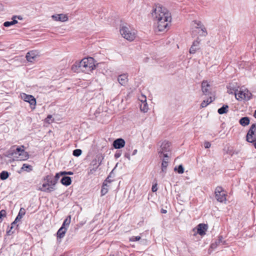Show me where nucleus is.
<instances>
[{
	"label": "nucleus",
	"mask_w": 256,
	"mask_h": 256,
	"mask_svg": "<svg viewBox=\"0 0 256 256\" xmlns=\"http://www.w3.org/2000/svg\"><path fill=\"white\" fill-rule=\"evenodd\" d=\"M198 49V48L194 47L193 46H192L190 49V54H194L196 51V50Z\"/></svg>",
	"instance_id": "4c0bfd02"
},
{
	"label": "nucleus",
	"mask_w": 256,
	"mask_h": 256,
	"mask_svg": "<svg viewBox=\"0 0 256 256\" xmlns=\"http://www.w3.org/2000/svg\"><path fill=\"white\" fill-rule=\"evenodd\" d=\"M228 92L230 94H233V92H232V89L230 88H228Z\"/></svg>",
	"instance_id": "09e8293b"
},
{
	"label": "nucleus",
	"mask_w": 256,
	"mask_h": 256,
	"mask_svg": "<svg viewBox=\"0 0 256 256\" xmlns=\"http://www.w3.org/2000/svg\"><path fill=\"white\" fill-rule=\"evenodd\" d=\"M174 171H177L178 174H182L184 172V168L183 166L180 164L178 166V168L175 167L174 168Z\"/></svg>",
	"instance_id": "c756f323"
},
{
	"label": "nucleus",
	"mask_w": 256,
	"mask_h": 256,
	"mask_svg": "<svg viewBox=\"0 0 256 256\" xmlns=\"http://www.w3.org/2000/svg\"><path fill=\"white\" fill-rule=\"evenodd\" d=\"M57 16H66V14H58L57 15Z\"/></svg>",
	"instance_id": "5fc2aeb1"
},
{
	"label": "nucleus",
	"mask_w": 256,
	"mask_h": 256,
	"mask_svg": "<svg viewBox=\"0 0 256 256\" xmlns=\"http://www.w3.org/2000/svg\"><path fill=\"white\" fill-rule=\"evenodd\" d=\"M142 99L140 100L142 103L143 104V106L142 105L140 106V110L142 111L146 112L148 110V106L147 104L146 103V97L145 96H142Z\"/></svg>",
	"instance_id": "412c9836"
},
{
	"label": "nucleus",
	"mask_w": 256,
	"mask_h": 256,
	"mask_svg": "<svg viewBox=\"0 0 256 256\" xmlns=\"http://www.w3.org/2000/svg\"><path fill=\"white\" fill-rule=\"evenodd\" d=\"M95 68L94 64V59L90 57L83 58L80 62H76L72 66V70L74 72H82L86 73H88L92 72Z\"/></svg>",
	"instance_id": "f257e3e1"
},
{
	"label": "nucleus",
	"mask_w": 256,
	"mask_h": 256,
	"mask_svg": "<svg viewBox=\"0 0 256 256\" xmlns=\"http://www.w3.org/2000/svg\"><path fill=\"white\" fill-rule=\"evenodd\" d=\"M233 90L234 91L236 98L239 101L242 100H248L252 96V93L246 88H240V90L236 89Z\"/></svg>",
	"instance_id": "423d86ee"
},
{
	"label": "nucleus",
	"mask_w": 256,
	"mask_h": 256,
	"mask_svg": "<svg viewBox=\"0 0 256 256\" xmlns=\"http://www.w3.org/2000/svg\"><path fill=\"white\" fill-rule=\"evenodd\" d=\"M208 225L204 224H200L198 225L197 227L194 228L193 230L196 234H198L200 236H203L206 234V231L208 229Z\"/></svg>",
	"instance_id": "9b49d317"
},
{
	"label": "nucleus",
	"mask_w": 256,
	"mask_h": 256,
	"mask_svg": "<svg viewBox=\"0 0 256 256\" xmlns=\"http://www.w3.org/2000/svg\"><path fill=\"white\" fill-rule=\"evenodd\" d=\"M70 220L71 216H69L64 220L62 226L68 228L70 223Z\"/></svg>",
	"instance_id": "b1692460"
},
{
	"label": "nucleus",
	"mask_w": 256,
	"mask_h": 256,
	"mask_svg": "<svg viewBox=\"0 0 256 256\" xmlns=\"http://www.w3.org/2000/svg\"><path fill=\"white\" fill-rule=\"evenodd\" d=\"M52 18L54 21H60L62 22H64L68 20V17H52Z\"/></svg>",
	"instance_id": "cd10ccee"
},
{
	"label": "nucleus",
	"mask_w": 256,
	"mask_h": 256,
	"mask_svg": "<svg viewBox=\"0 0 256 256\" xmlns=\"http://www.w3.org/2000/svg\"><path fill=\"white\" fill-rule=\"evenodd\" d=\"M254 116L255 118H256V110L254 111Z\"/></svg>",
	"instance_id": "bf43d9fd"
},
{
	"label": "nucleus",
	"mask_w": 256,
	"mask_h": 256,
	"mask_svg": "<svg viewBox=\"0 0 256 256\" xmlns=\"http://www.w3.org/2000/svg\"><path fill=\"white\" fill-rule=\"evenodd\" d=\"M113 146L116 149H120L124 147L125 141L122 138H117L113 142Z\"/></svg>",
	"instance_id": "ddd939ff"
},
{
	"label": "nucleus",
	"mask_w": 256,
	"mask_h": 256,
	"mask_svg": "<svg viewBox=\"0 0 256 256\" xmlns=\"http://www.w3.org/2000/svg\"><path fill=\"white\" fill-rule=\"evenodd\" d=\"M9 174L6 171H2L0 174V178L2 180H5L8 178Z\"/></svg>",
	"instance_id": "bb28decb"
},
{
	"label": "nucleus",
	"mask_w": 256,
	"mask_h": 256,
	"mask_svg": "<svg viewBox=\"0 0 256 256\" xmlns=\"http://www.w3.org/2000/svg\"><path fill=\"white\" fill-rule=\"evenodd\" d=\"M246 141L254 142L256 141V123L252 124L246 134Z\"/></svg>",
	"instance_id": "6e6552de"
},
{
	"label": "nucleus",
	"mask_w": 256,
	"mask_h": 256,
	"mask_svg": "<svg viewBox=\"0 0 256 256\" xmlns=\"http://www.w3.org/2000/svg\"><path fill=\"white\" fill-rule=\"evenodd\" d=\"M103 157L102 156H98V161H100V162L99 164L96 166V168L100 164L101 162H102V160L103 159Z\"/></svg>",
	"instance_id": "c03bdc74"
},
{
	"label": "nucleus",
	"mask_w": 256,
	"mask_h": 256,
	"mask_svg": "<svg viewBox=\"0 0 256 256\" xmlns=\"http://www.w3.org/2000/svg\"><path fill=\"white\" fill-rule=\"evenodd\" d=\"M82 151L80 149H76L73 151V155L76 156H78L82 154Z\"/></svg>",
	"instance_id": "2f4dec72"
},
{
	"label": "nucleus",
	"mask_w": 256,
	"mask_h": 256,
	"mask_svg": "<svg viewBox=\"0 0 256 256\" xmlns=\"http://www.w3.org/2000/svg\"><path fill=\"white\" fill-rule=\"evenodd\" d=\"M172 17H158L157 20V28L159 32H163L170 22Z\"/></svg>",
	"instance_id": "0eeeda50"
},
{
	"label": "nucleus",
	"mask_w": 256,
	"mask_h": 256,
	"mask_svg": "<svg viewBox=\"0 0 256 256\" xmlns=\"http://www.w3.org/2000/svg\"><path fill=\"white\" fill-rule=\"evenodd\" d=\"M120 156V153H116L114 155V156L116 158H119Z\"/></svg>",
	"instance_id": "de8ad7c7"
},
{
	"label": "nucleus",
	"mask_w": 256,
	"mask_h": 256,
	"mask_svg": "<svg viewBox=\"0 0 256 256\" xmlns=\"http://www.w3.org/2000/svg\"><path fill=\"white\" fill-rule=\"evenodd\" d=\"M36 98L33 96V104L35 105L36 104Z\"/></svg>",
	"instance_id": "3c124183"
},
{
	"label": "nucleus",
	"mask_w": 256,
	"mask_h": 256,
	"mask_svg": "<svg viewBox=\"0 0 256 256\" xmlns=\"http://www.w3.org/2000/svg\"><path fill=\"white\" fill-rule=\"evenodd\" d=\"M32 166L30 164H24L22 167V170L24 171H26L28 172H30L32 170Z\"/></svg>",
	"instance_id": "393cba45"
},
{
	"label": "nucleus",
	"mask_w": 256,
	"mask_h": 256,
	"mask_svg": "<svg viewBox=\"0 0 256 256\" xmlns=\"http://www.w3.org/2000/svg\"><path fill=\"white\" fill-rule=\"evenodd\" d=\"M130 26L126 22L120 21V32L122 36L129 41H132L136 36L134 30H130Z\"/></svg>",
	"instance_id": "20e7f679"
},
{
	"label": "nucleus",
	"mask_w": 256,
	"mask_h": 256,
	"mask_svg": "<svg viewBox=\"0 0 256 256\" xmlns=\"http://www.w3.org/2000/svg\"><path fill=\"white\" fill-rule=\"evenodd\" d=\"M152 14V15L155 14L158 16H165L166 15L169 14V12L166 8L158 4L156 6Z\"/></svg>",
	"instance_id": "1a4fd4ad"
},
{
	"label": "nucleus",
	"mask_w": 256,
	"mask_h": 256,
	"mask_svg": "<svg viewBox=\"0 0 256 256\" xmlns=\"http://www.w3.org/2000/svg\"><path fill=\"white\" fill-rule=\"evenodd\" d=\"M253 143H254V147L256 149V141L255 142H253Z\"/></svg>",
	"instance_id": "13d9d810"
},
{
	"label": "nucleus",
	"mask_w": 256,
	"mask_h": 256,
	"mask_svg": "<svg viewBox=\"0 0 256 256\" xmlns=\"http://www.w3.org/2000/svg\"><path fill=\"white\" fill-rule=\"evenodd\" d=\"M26 58L28 62H32V56H31L30 52H28L26 55Z\"/></svg>",
	"instance_id": "e433bc0d"
},
{
	"label": "nucleus",
	"mask_w": 256,
	"mask_h": 256,
	"mask_svg": "<svg viewBox=\"0 0 256 256\" xmlns=\"http://www.w3.org/2000/svg\"><path fill=\"white\" fill-rule=\"evenodd\" d=\"M18 22L16 20H13L11 22H6L4 23V26L6 27H8L12 25H14Z\"/></svg>",
	"instance_id": "c85d7f7f"
},
{
	"label": "nucleus",
	"mask_w": 256,
	"mask_h": 256,
	"mask_svg": "<svg viewBox=\"0 0 256 256\" xmlns=\"http://www.w3.org/2000/svg\"><path fill=\"white\" fill-rule=\"evenodd\" d=\"M66 230L67 228H64L62 226H61V228L58 230L57 232V240L58 242H61L60 239L64 236Z\"/></svg>",
	"instance_id": "2eb2a0df"
},
{
	"label": "nucleus",
	"mask_w": 256,
	"mask_h": 256,
	"mask_svg": "<svg viewBox=\"0 0 256 256\" xmlns=\"http://www.w3.org/2000/svg\"><path fill=\"white\" fill-rule=\"evenodd\" d=\"M10 230L9 231H8V232H8V233H9V232H10Z\"/></svg>",
	"instance_id": "680f3d73"
},
{
	"label": "nucleus",
	"mask_w": 256,
	"mask_h": 256,
	"mask_svg": "<svg viewBox=\"0 0 256 256\" xmlns=\"http://www.w3.org/2000/svg\"><path fill=\"white\" fill-rule=\"evenodd\" d=\"M199 44H200V40H198V39H197L194 42L192 46H193L194 47L198 48Z\"/></svg>",
	"instance_id": "58836bf2"
},
{
	"label": "nucleus",
	"mask_w": 256,
	"mask_h": 256,
	"mask_svg": "<svg viewBox=\"0 0 256 256\" xmlns=\"http://www.w3.org/2000/svg\"><path fill=\"white\" fill-rule=\"evenodd\" d=\"M40 56V53L38 50H33V60Z\"/></svg>",
	"instance_id": "c9c22d12"
},
{
	"label": "nucleus",
	"mask_w": 256,
	"mask_h": 256,
	"mask_svg": "<svg viewBox=\"0 0 256 256\" xmlns=\"http://www.w3.org/2000/svg\"><path fill=\"white\" fill-rule=\"evenodd\" d=\"M168 160H162V172H166V168L168 166Z\"/></svg>",
	"instance_id": "a878e982"
},
{
	"label": "nucleus",
	"mask_w": 256,
	"mask_h": 256,
	"mask_svg": "<svg viewBox=\"0 0 256 256\" xmlns=\"http://www.w3.org/2000/svg\"><path fill=\"white\" fill-rule=\"evenodd\" d=\"M118 80L122 86H125L128 82V76L126 74H120L118 76Z\"/></svg>",
	"instance_id": "dca6fc26"
},
{
	"label": "nucleus",
	"mask_w": 256,
	"mask_h": 256,
	"mask_svg": "<svg viewBox=\"0 0 256 256\" xmlns=\"http://www.w3.org/2000/svg\"><path fill=\"white\" fill-rule=\"evenodd\" d=\"M25 214V210L24 208H21L20 210L18 215L14 221L13 222V224H16L19 222L22 218V216Z\"/></svg>",
	"instance_id": "aec40b11"
},
{
	"label": "nucleus",
	"mask_w": 256,
	"mask_h": 256,
	"mask_svg": "<svg viewBox=\"0 0 256 256\" xmlns=\"http://www.w3.org/2000/svg\"><path fill=\"white\" fill-rule=\"evenodd\" d=\"M215 196L218 202H223L226 200V194L222 190V188L218 186L215 190Z\"/></svg>",
	"instance_id": "9d476101"
},
{
	"label": "nucleus",
	"mask_w": 256,
	"mask_h": 256,
	"mask_svg": "<svg viewBox=\"0 0 256 256\" xmlns=\"http://www.w3.org/2000/svg\"><path fill=\"white\" fill-rule=\"evenodd\" d=\"M228 105H224L218 110V112L220 114H226L228 112Z\"/></svg>",
	"instance_id": "5701e85b"
},
{
	"label": "nucleus",
	"mask_w": 256,
	"mask_h": 256,
	"mask_svg": "<svg viewBox=\"0 0 256 256\" xmlns=\"http://www.w3.org/2000/svg\"><path fill=\"white\" fill-rule=\"evenodd\" d=\"M214 244H212V248H214Z\"/></svg>",
	"instance_id": "052dcab7"
},
{
	"label": "nucleus",
	"mask_w": 256,
	"mask_h": 256,
	"mask_svg": "<svg viewBox=\"0 0 256 256\" xmlns=\"http://www.w3.org/2000/svg\"><path fill=\"white\" fill-rule=\"evenodd\" d=\"M108 192V189L103 187L101 190L102 195L104 196Z\"/></svg>",
	"instance_id": "ea45409f"
},
{
	"label": "nucleus",
	"mask_w": 256,
	"mask_h": 256,
	"mask_svg": "<svg viewBox=\"0 0 256 256\" xmlns=\"http://www.w3.org/2000/svg\"><path fill=\"white\" fill-rule=\"evenodd\" d=\"M140 236H132L130 238V240L131 242H136L138 241L140 239Z\"/></svg>",
	"instance_id": "f704fd0d"
},
{
	"label": "nucleus",
	"mask_w": 256,
	"mask_h": 256,
	"mask_svg": "<svg viewBox=\"0 0 256 256\" xmlns=\"http://www.w3.org/2000/svg\"><path fill=\"white\" fill-rule=\"evenodd\" d=\"M202 90L204 94H211V86L207 82L204 80L202 83Z\"/></svg>",
	"instance_id": "f8f14e48"
},
{
	"label": "nucleus",
	"mask_w": 256,
	"mask_h": 256,
	"mask_svg": "<svg viewBox=\"0 0 256 256\" xmlns=\"http://www.w3.org/2000/svg\"><path fill=\"white\" fill-rule=\"evenodd\" d=\"M60 182L63 185L66 186H68L70 185L72 183V180L70 176H63L62 178L60 180Z\"/></svg>",
	"instance_id": "f3484780"
},
{
	"label": "nucleus",
	"mask_w": 256,
	"mask_h": 256,
	"mask_svg": "<svg viewBox=\"0 0 256 256\" xmlns=\"http://www.w3.org/2000/svg\"><path fill=\"white\" fill-rule=\"evenodd\" d=\"M6 216V210H2L0 211V222L2 221V218Z\"/></svg>",
	"instance_id": "473e14b6"
},
{
	"label": "nucleus",
	"mask_w": 256,
	"mask_h": 256,
	"mask_svg": "<svg viewBox=\"0 0 256 256\" xmlns=\"http://www.w3.org/2000/svg\"><path fill=\"white\" fill-rule=\"evenodd\" d=\"M210 146H211V144L208 142H204V146L206 148H210Z\"/></svg>",
	"instance_id": "a19ab883"
},
{
	"label": "nucleus",
	"mask_w": 256,
	"mask_h": 256,
	"mask_svg": "<svg viewBox=\"0 0 256 256\" xmlns=\"http://www.w3.org/2000/svg\"><path fill=\"white\" fill-rule=\"evenodd\" d=\"M62 172L64 173V176L73 174V172L70 171V172L64 171V172Z\"/></svg>",
	"instance_id": "79ce46f5"
},
{
	"label": "nucleus",
	"mask_w": 256,
	"mask_h": 256,
	"mask_svg": "<svg viewBox=\"0 0 256 256\" xmlns=\"http://www.w3.org/2000/svg\"><path fill=\"white\" fill-rule=\"evenodd\" d=\"M158 148H157L158 153L160 158L162 156L168 158V152L170 151V143L166 140L160 142L158 143Z\"/></svg>",
	"instance_id": "39448f33"
},
{
	"label": "nucleus",
	"mask_w": 256,
	"mask_h": 256,
	"mask_svg": "<svg viewBox=\"0 0 256 256\" xmlns=\"http://www.w3.org/2000/svg\"><path fill=\"white\" fill-rule=\"evenodd\" d=\"M192 26L196 28H200L201 30L204 33V36L207 34L204 26L202 25L200 21L194 20L192 22Z\"/></svg>",
	"instance_id": "4468645a"
},
{
	"label": "nucleus",
	"mask_w": 256,
	"mask_h": 256,
	"mask_svg": "<svg viewBox=\"0 0 256 256\" xmlns=\"http://www.w3.org/2000/svg\"><path fill=\"white\" fill-rule=\"evenodd\" d=\"M124 156L128 160H130V154L129 153H126L124 154Z\"/></svg>",
	"instance_id": "a18cd8bd"
},
{
	"label": "nucleus",
	"mask_w": 256,
	"mask_h": 256,
	"mask_svg": "<svg viewBox=\"0 0 256 256\" xmlns=\"http://www.w3.org/2000/svg\"><path fill=\"white\" fill-rule=\"evenodd\" d=\"M152 190L153 192H155L157 190V188L156 187V186H153L152 188Z\"/></svg>",
	"instance_id": "49530a36"
},
{
	"label": "nucleus",
	"mask_w": 256,
	"mask_h": 256,
	"mask_svg": "<svg viewBox=\"0 0 256 256\" xmlns=\"http://www.w3.org/2000/svg\"><path fill=\"white\" fill-rule=\"evenodd\" d=\"M162 212L163 213V214H166L167 212V211H166V210L162 209Z\"/></svg>",
	"instance_id": "603ef678"
},
{
	"label": "nucleus",
	"mask_w": 256,
	"mask_h": 256,
	"mask_svg": "<svg viewBox=\"0 0 256 256\" xmlns=\"http://www.w3.org/2000/svg\"><path fill=\"white\" fill-rule=\"evenodd\" d=\"M8 156H12L18 160H24L28 158V155L24 150V146L16 147L14 146L10 148Z\"/></svg>",
	"instance_id": "7ed1b4c3"
},
{
	"label": "nucleus",
	"mask_w": 256,
	"mask_h": 256,
	"mask_svg": "<svg viewBox=\"0 0 256 256\" xmlns=\"http://www.w3.org/2000/svg\"><path fill=\"white\" fill-rule=\"evenodd\" d=\"M224 242L223 241V238L222 236H219L218 239L216 242V245L224 244Z\"/></svg>",
	"instance_id": "72a5a7b5"
},
{
	"label": "nucleus",
	"mask_w": 256,
	"mask_h": 256,
	"mask_svg": "<svg viewBox=\"0 0 256 256\" xmlns=\"http://www.w3.org/2000/svg\"><path fill=\"white\" fill-rule=\"evenodd\" d=\"M20 97L25 102H28L30 105L32 104V95H28L25 93H22L20 94Z\"/></svg>",
	"instance_id": "a211bd4d"
},
{
	"label": "nucleus",
	"mask_w": 256,
	"mask_h": 256,
	"mask_svg": "<svg viewBox=\"0 0 256 256\" xmlns=\"http://www.w3.org/2000/svg\"><path fill=\"white\" fill-rule=\"evenodd\" d=\"M14 18H17L18 19L20 20H22V17H14Z\"/></svg>",
	"instance_id": "4d7b16f0"
},
{
	"label": "nucleus",
	"mask_w": 256,
	"mask_h": 256,
	"mask_svg": "<svg viewBox=\"0 0 256 256\" xmlns=\"http://www.w3.org/2000/svg\"><path fill=\"white\" fill-rule=\"evenodd\" d=\"M250 118L247 116L243 117L240 120V124L243 126H246L250 124Z\"/></svg>",
	"instance_id": "4be33fe9"
},
{
	"label": "nucleus",
	"mask_w": 256,
	"mask_h": 256,
	"mask_svg": "<svg viewBox=\"0 0 256 256\" xmlns=\"http://www.w3.org/2000/svg\"><path fill=\"white\" fill-rule=\"evenodd\" d=\"M164 158L162 160H168V158L162 156Z\"/></svg>",
	"instance_id": "864d4df0"
},
{
	"label": "nucleus",
	"mask_w": 256,
	"mask_h": 256,
	"mask_svg": "<svg viewBox=\"0 0 256 256\" xmlns=\"http://www.w3.org/2000/svg\"><path fill=\"white\" fill-rule=\"evenodd\" d=\"M64 173L60 172L56 174L54 178L52 176L48 175L44 178V182L39 189L43 192H50L55 190V186L60 177L63 176Z\"/></svg>",
	"instance_id": "f03ea898"
},
{
	"label": "nucleus",
	"mask_w": 256,
	"mask_h": 256,
	"mask_svg": "<svg viewBox=\"0 0 256 256\" xmlns=\"http://www.w3.org/2000/svg\"><path fill=\"white\" fill-rule=\"evenodd\" d=\"M215 100L214 96H210L206 100H204L201 103L200 106L202 108L206 107L208 104L211 103Z\"/></svg>",
	"instance_id": "6ab92c4d"
},
{
	"label": "nucleus",
	"mask_w": 256,
	"mask_h": 256,
	"mask_svg": "<svg viewBox=\"0 0 256 256\" xmlns=\"http://www.w3.org/2000/svg\"><path fill=\"white\" fill-rule=\"evenodd\" d=\"M136 153H137V150H134L133 151V152H132V156H134V155H135Z\"/></svg>",
	"instance_id": "8fccbe9b"
},
{
	"label": "nucleus",
	"mask_w": 256,
	"mask_h": 256,
	"mask_svg": "<svg viewBox=\"0 0 256 256\" xmlns=\"http://www.w3.org/2000/svg\"><path fill=\"white\" fill-rule=\"evenodd\" d=\"M112 173V172H111L110 174L108 176L106 180V182H110L112 181V180L110 179V178H111Z\"/></svg>",
	"instance_id": "37998d69"
},
{
	"label": "nucleus",
	"mask_w": 256,
	"mask_h": 256,
	"mask_svg": "<svg viewBox=\"0 0 256 256\" xmlns=\"http://www.w3.org/2000/svg\"><path fill=\"white\" fill-rule=\"evenodd\" d=\"M45 120L47 123L50 124L54 122V118H52V115H48Z\"/></svg>",
	"instance_id": "7c9ffc66"
},
{
	"label": "nucleus",
	"mask_w": 256,
	"mask_h": 256,
	"mask_svg": "<svg viewBox=\"0 0 256 256\" xmlns=\"http://www.w3.org/2000/svg\"><path fill=\"white\" fill-rule=\"evenodd\" d=\"M16 224H13V222L12 224V226L10 227V230L12 229V228H14V226Z\"/></svg>",
	"instance_id": "6e6d98bb"
}]
</instances>
